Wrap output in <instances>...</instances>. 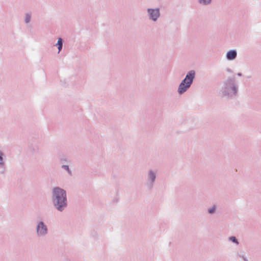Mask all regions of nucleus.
I'll use <instances>...</instances> for the list:
<instances>
[{"label":"nucleus","mask_w":261,"mask_h":261,"mask_svg":"<svg viewBox=\"0 0 261 261\" xmlns=\"http://www.w3.org/2000/svg\"><path fill=\"white\" fill-rule=\"evenodd\" d=\"M51 201L54 208L59 212H64L68 206L66 191L59 187H54L51 191Z\"/></svg>","instance_id":"obj_1"},{"label":"nucleus","mask_w":261,"mask_h":261,"mask_svg":"<svg viewBox=\"0 0 261 261\" xmlns=\"http://www.w3.org/2000/svg\"><path fill=\"white\" fill-rule=\"evenodd\" d=\"M239 91L238 82L234 76H232L223 81L220 93L223 97L233 99L238 95Z\"/></svg>","instance_id":"obj_2"},{"label":"nucleus","mask_w":261,"mask_h":261,"mask_svg":"<svg viewBox=\"0 0 261 261\" xmlns=\"http://www.w3.org/2000/svg\"><path fill=\"white\" fill-rule=\"evenodd\" d=\"M195 75L196 72L194 70L188 72L178 86L177 91L179 94L185 93L191 87L195 79Z\"/></svg>","instance_id":"obj_3"},{"label":"nucleus","mask_w":261,"mask_h":261,"mask_svg":"<svg viewBox=\"0 0 261 261\" xmlns=\"http://www.w3.org/2000/svg\"><path fill=\"white\" fill-rule=\"evenodd\" d=\"M158 170L149 169L145 175V186L149 190H151L155 183L157 178Z\"/></svg>","instance_id":"obj_4"},{"label":"nucleus","mask_w":261,"mask_h":261,"mask_svg":"<svg viewBox=\"0 0 261 261\" xmlns=\"http://www.w3.org/2000/svg\"><path fill=\"white\" fill-rule=\"evenodd\" d=\"M36 235L39 238L45 237L48 233L47 226L43 221H39L36 223Z\"/></svg>","instance_id":"obj_5"},{"label":"nucleus","mask_w":261,"mask_h":261,"mask_svg":"<svg viewBox=\"0 0 261 261\" xmlns=\"http://www.w3.org/2000/svg\"><path fill=\"white\" fill-rule=\"evenodd\" d=\"M146 11L149 19L152 21H156L160 16L159 8H148Z\"/></svg>","instance_id":"obj_6"},{"label":"nucleus","mask_w":261,"mask_h":261,"mask_svg":"<svg viewBox=\"0 0 261 261\" xmlns=\"http://www.w3.org/2000/svg\"><path fill=\"white\" fill-rule=\"evenodd\" d=\"M5 155L3 152L0 150V174H3L6 171Z\"/></svg>","instance_id":"obj_7"},{"label":"nucleus","mask_w":261,"mask_h":261,"mask_svg":"<svg viewBox=\"0 0 261 261\" xmlns=\"http://www.w3.org/2000/svg\"><path fill=\"white\" fill-rule=\"evenodd\" d=\"M237 57V51L236 49H231L228 50L226 54V58L228 61H232L236 59Z\"/></svg>","instance_id":"obj_8"},{"label":"nucleus","mask_w":261,"mask_h":261,"mask_svg":"<svg viewBox=\"0 0 261 261\" xmlns=\"http://www.w3.org/2000/svg\"><path fill=\"white\" fill-rule=\"evenodd\" d=\"M63 40L61 37L58 38L57 43L55 44V46H57L58 49V53H59L63 47Z\"/></svg>","instance_id":"obj_9"},{"label":"nucleus","mask_w":261,"mask_h":261,"mask_svg":"<svg viewBox=\"0 0 261 261\" xmlns=\"http://www.w3.org/2000/svg\"><path fill=\"white\" fill-rule=\"evenodd\" d=\"M198 3L202 6H208L212 3V0H198Z\"/></svg>","instance_id":"obj_10"},{"label":"nucleus","mask_w":261,"mask_h":261,"mask_svg":"<svg viewBox=\"0 0 261 261\" xmlns=\"http://www.w3.org/2000/svg\"><path fill=\"white\" fill-rule=\"evenodd\" d=\"M61 168L64 170H66L70 176H71L72 175V171L69 168V166L66 165H62L61 166Z\"/></svg>","instance_id":"obj_11"},{"label":"nucleus","mask_w":261,"mask_h":261,"mask_svg":"<svg viewBox=\"0 0 261 261\" xmlns=\"http://www.w3.org/2000/svg\"><path fill=\"white\" fill-rule=\"evenodd\" d=\"M217 205H214L212 207L209 208L208 209V212L210 214H213L215 213L216 210H217Z\"/></svg>","instance_id":"obj_12"},{"label":"nucleus","mask_w":261,"mask_h":261,"mask_svg":"<svg viewBox=\"0 0 261 261\" xmlns=\"http://www.w3.org/2000/svg\"><path fill=\"white\" fill-rule=\"evenodd\" d=\"M31 18V15L29 13H26L24 17V21L26 23L30 22Z\"/></svg>","instance_id":"obj_13"},{"label":"nucleus","mask_w":261,"mask_h":261,"mask_svg":"<svg viewBox=\"0 0 261 261\" xmlns=\"http://www.w3.org/2000/svg\"><path fill=\"white\" fill-rule=\"evenodd\" d=\"M228 240L236 244L237 245H238L239 243L238 239L234 236H231V237H229Z\"/></svg>","instance_id":"obj_14"},{"label":"nucleus","mask_w":261,"mask_h":261,"mask_svg":"<svg viewBox=\"0 0 261 261\" xmlns=\"http://www.w3.org/2000/svg\"><path fill=\"white\" fill-rule=\"evenodd\" d=\"M239 256L241 257L244 260V261H248L247 258L244 256V255H241V254H240Z\"/></svg>","instance_id":"obj_15"},{"label":"nucleus","mask_w":261,"mask_h":261,"mask_svg":"<svg viewBox=\"0 0 261 261\" xmlns=\"http://www.w3.org/2000/svg\"><path fill=\"white\" fill-rule=\"evenodd\" d=\"M67 161H68V160H67V159L66 158H61V159H60V162H61V163H63V162H67Z\"/></svg>","instance_id":"obj_16"},{"label":"nucleus","mask_w":261,"mask_h":261,"mask_svg":"<svg viewBox=\"0 0 261 261\" xmlns=\"http://www.w3.org/2000/svg\"><path fill=\"white\" fill-rule=\"evenodd\" d=\"M226 71H227V72H229V73H232V72H233V71H232V69H230V68H227L226 69Z\"/></svg>","instance_id":"obj_17"},{"label":"nucleus","mask_w":261,"mask_h":261,"mask_svg":"<svg viewBox=\"0 0 261 261\" xmlns=\"http://www.w3.org/2000/svg\"><path fill=\"white\" fill-rule=\"evenodd\" d=\"M237 75H238L239 76H242V73H241V72H238V73H237Z\"/></svg>","instance_id":"obj_18"}]
</instances>
